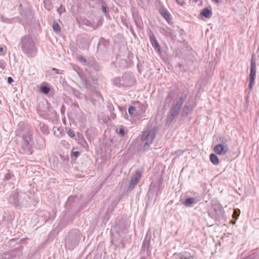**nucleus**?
<instances>
[{
	"mask_svg": "<svg viewBox=\"0 0 259 259\" xmlns=\"http://www.w3.org/2000/svg\"><path fill=\"white\" fill-rule=\"evenodd\" d=\"M160 13L161 15V16L167 20V22H168L169 20H170V15L166 10H161L160 11Z\"/></svg>",
	"mask_w": 259,
	"mask_h": 259,
	"instance_id": "nucleus-23",
	"label": "nucleus"
},
{
	"mask_svg": "<svg viewBox=\"0 0 259 259\" xmlns=\"http://www.w3.org/2000/svg\"><path fill=\"white\" fill-rule=\"evenodd\" d=\"M219 210L220 211V212H222V211H223L224 210H223V209L222 208H220L219 209Z\"/></svg>",
	"mask_w": 259,
	"mask_h": 259,
	"instance_id": "nucleus-54",
	"label": "nucleus"
},
{
	"mask_svg": "<svg viewBox=\"0 0 259 259\" xmlns=\"http://www.w3.org/2000/svg\"><path fill=\"white\" fill-rule=\"evenodd\" d=\"M16 134L17 135H21L23 138L22 146L19 149L20 152L26 156L31 155L32 148L30 142L33 134L31 126L24 122H20L18 125Z\"/></svg>",
	"mask_w": 259,
	"mask_h": 259,
	"instance_id": "nucleus-1",
	"label": "nucleus"
},
{
	"mask_svg": "<svg viewBox=\"0 0 259 259\" xmlns=\"http://www.w3.org/2000/svg\"><path fill=\"white\" fill-rule=\"evenodd\" d=\"M79 155V152L78 151H74L71 153V157H76Z\"/></svg>",
	"mask_w": 259,
	"mask_h": 259,
	"instance_id": "nucleus-41",
	"label": "nucleus"
},
{
	"mask_svg": "<svg viewBox=\"0 0 259 259\" xmlns=\"http://www.w3.org/2000/svg\"><path fill=\"white\" fill-rule=\"evenodd\" d=\"M174 98V93L172 92H169L167 95L165 99V103L168 105L171 102L172 99Z\"/></svg>",
	"mask_w": 259,
	"mask_h": 259,
	"instance_id": "nucleus-24",
	"label": "nucleus"
},
{
	"mask_svg": "<svg viewBox=\"0 0 259 259\" xmlns=\"http://www.w3.org/2000/svg\"><path fill=\"white\" fill-rule=\"evenodd\" d=\"M77 58L79 61L83 63L84 64L87 65H88L89 61H87V59L84 58L82 55L77 56Z\"/></svg>",
	"mask_w": 259,
	"mask_h": 259,
	"instance_id": "nucleus-28",
	"label": "nucleus"
},
{
	"mask_svg": "<svg viewBox=\"0 0 259 259\" xmlns=\"http://www.w3.org/2000/svg\"><path fill=\"white\" fill-rule=\"evenodd\" d=\"M178 155H180L181 154H182L183 152L181 151H177L176 152Z\"/></svg>",
	"mask_w": 259,
	"mask_h": 259,
	"instance_id": "nucleus-51",
	"label": "nucleus"
},
{
	"mask_svg": "<svg viewBox=\"0 0 259 259\" xmlns=\"http://www.w3.org/2000/svg\"><path fill=\"white\" fill-rule=\"evenodd\" d=\"M84 24L88 26H92L91 23L88 20L84 22Z\"/></svg>",
	"mask_w": 259,
	"mask_h": 259,
	"instance_id": "nucleus-46",
	"label": "nucleus"
},
{
	"mask_svg": "<svg viewBox=\"0 0 259 259\" xmlns=\"http://www.w3.org/2000/svg\"><path fill=\"white\" fill-rule=\"evenodd\" d=\"M147 244L148 246H149V241H144L143 242V247H145Z\"/></svg>",
	"mask_w": 259,
	"mask_h": 259,
	"instance_id": "nucleus-44",
	"label": "nucleus"
},
{
	"mask_svg": "<svg viewBox=\"0 0 259 259\" xmlns=\"http://www.w3.org/2000/svg\"><path fill=\"white\" fill-rule=\"evenodd\" d=\"M149 36L151 44L155 50H156L158 54H161V47L156 40L154 33L151 30H150L149 32Z\"/></svg>",
	"mask_w": 259,
	"mask_h": 259,
	"instance_id": "nucleus-10",
	"label": "nucleus"
},
{
	"mask_svg": "<svg viewBox=\"0 0 259 259\" xmlns=\"http://www.w3.org/2000/svg\"><path fill=\"white\" fill-rule=\"evenodd\" d=\"M52 70H55V71H56V70H57V69H56V68H52Z\"/></svg>",
	"mask_w": 259,
	"mask_h": 259,
	"instance_id": "nucleus-57",
	"label": "nucleus"
},
{
	"mask_svg": "<svg viewBox=\"0 0 259 259\" xmlns=\"http://www.w3.org/2000/svg\"><path fill=\"white\" fill-rule=\"evenodd\" d=\"M1 224H2V222H1V221H0V226L1 225Z\"/></svg>",
	"mask_w": 259,
	"mask_h": 259,
	"instance_id": "nucleus-58",
	"label": "nucleus"
},
{
	"mask_svg": "<svg viewBox=\"0 0 259 259\" xmlns=\"http://www.w3.org/2000/svg\"><path fill=\"white\" fill-rule=\"evenodd\" d=\"M122 78L120 77H115L113 79V83L114 85L118 87H123L122 83Z\"/></svg>",
	"mask_w": 259,
	"mask_h": 259,
	"instance_id": "nucleus-21",
	"label": "nucleus"
},
{
	"mask_svg": "<svg viewBox=\"0 0 259 259\" xmlns=\"http://www.w3.org/2000/svg\"><path fill=\"white\" fill-rule=\"evenodd\" d=\"M19 196V194L18 193H15L12 196H11L10 197V201L11 202L15 203L16 205L24 204V201L21 200V196Z\"/></svg>",
	"mask_w": 259,
	"mask_h": 259,
	"instance_id": "nucleus-13",
	"label": "nucleus"
},
{
	"mask_svg": "<svg viewBox=\"0 0 259 259\" xmlns=\"http://www.w3.org/2000/svg\"><path fill=\"white\" fill-rule=\"evenodd\" d=\"M177 3L180 5H182L184 0H176Z\"/></svg>",
	"mask_w": 259,
	"mask_h": 259,
	"instance_id": "nucleus-45",
	"label": "nucleus"
},
{
	"mask_svg": "<svg viewBox=\"0 0 259 259\" xmlns=\"http://www.w3.org/2000/svg\"><path fill=\"white\" fill-rule=\"evenodd\" d=\"M155 136L156 133L154 129L143 132L140 137V141L142 142L141 150L142 151L149 149V146L153 143Z\"/></svg>",
	"mask_w": 259,
	"mask_h": 259,
	"instance_id": "nucleus-4",
	"label": "nucleus"
},
{
	"mask_svg": "<svg viewBox=\"0 0 259 259\" xmlns=\"http://www.w3.org/2000/svg\"><path fill=\"white\" fill-rule=\"evenodd\" d=\"M219 141L221 142L220 144L227 145V140L224 137H220L219 138Z\"/></svg>",
	"mask_w": 259,
	"mask_h": 259,
	"instance_id": "nucleus-33",
	"label": "nucleus"
},
{
	"mask_svg": "<svg viewBox=\"0 0 259 259\" xmlns=\"http://www.w3.org/2000/svg\"><path fill=\"white\" fill-rule=\"evenodd\" d=\"M141 176L142 172L139 170H137L131 179L130 184L127 189V191H131L134 189L141 179Z\"/></svg>",
	"mask_w": 259,
	"mask_h": 259,
	"instance_id": "nucleus-7",
	"label": "nucleus"
},
{
	"mask_svg": "<svg viewBox=\"0 0 259 259\" xmlns=\"http://www.w3.org/2000/svg\"><path fill=\"white\" fill-rule=\"evenodd\" d=\"M78 45H79V47L81 48L82 49H86L88 48L89 46V41H87L85 43H84L82 45H81V44L79 45L78 43Z\"/></svg>",
	"mask_w": 259,
	"mask_h": 259,
	"instance_id": "nucleus-35",
	"label": "nucleus"
},
{
	"mask_svg": "<svg viewBox=\"0 0 259 259\" xmlns=\"http://www.w3.org/2000/svg\"><path fill=\"white\" fill-rule=\"evenodd\" d=\"M73 199V197H69L68 199L67 203L68 204L71 201V200Z\"/></svg>",
	"mask_w": 259,
	"mask_h": 259,
	"instance_id": "nucleus-52",
	"label": "nucleus"
},
{
	"mask_svg": "<svg viewBox=\"0 0 259 259\" xmlns=\"http://www.w3.org/2000/svg\"><path fill=\"white\" fill-rule=\"evenodd\" d=\"M11 187L13 188L14 187V184L12 183L11 185Z\"/></svg>",
	"mask_w": 259,
	"mask_h": 259,
	"instance_id": "nucleus-55",
	"label": "nucleus"
},
{
	"mask_svg": "<svg viewBox=\"0 0 259 259\" xmlns=\"http://www.w3.org/2000/svg\"><path fill=\"white\" fill-rule=\"evenodd\" d=\"M4 51V48L2 47H0V55H2V53Z\"/></svg>",
	"mask_w": 259,
	"mask_h": 259,
	"instance_id": "nucleus-50",
	"label": "nucleus"
},
{
	"mask_svg": "<svg viewBox=\"0 0 259 259\" xmlns=\"http://www.w3.org/2000/svg\"><path fill=\"white\" fill-rule=\"evenodd\" d=\"M195 200V198L189 197L185 199V201L183 202V204L186 206H191L192 204L196 203Z\"/></svg>",
	"mask_w": 259,
	"mask_h": 259,
	"instance_id": "nucleus-18",
	"label": "nucleus"
},
{
	"mask_svg": "<svg viewBox=\"0 0 259 259\" xmlns=\"http://www.w3.org/2000/svg\"><path fill=\"white\" fill-rule=\"evenodd\" d=\"M14 179V176L11 172H8L5 175L4 180L5 181L9 180H13Z\"/></svg>",
	"mask_w": 259,
	"mask_h": 259,
	"instance_id": "nucleus-27",
	"label": "nucleus"
},
{
	"mask_svg": "<svg viewBox=\"0 0 259 259\" xmlns=\"http://www.w3.org/2000/svg\"><path fill=\"white\" fill-rule=\"evenodd\" d=\"M214 152L219 155H225L229 151V148L227 145L218 144L213 149Z\"/></svg>",
	"mask_w": 259,
	"mask_h": 259,
	"instance_id": "nucleus-11",
	"label": "nucleus"
},
{
	"mask_svg": "<svg viewBox=\"0 0 259 259\" xmlns=\"http://www.w3.org/2000/svg\"><path fill=\"white\" fill-rule=\"evenodd\" d=\"M19 46L22 52L27 57L32 58L36 55L37 49L35 40L29 35L23 36L20 41Z\"/></svg>",
	"mask_w": 259,
	"mask_h": 259,
	"instance_id": "nucleus-2",
	"label": "nucleus"
},
{
	"mask_svg": "<svg viewBox=\"0 0 259 259\" xmlns=\"http://www.w3.org/2000/svg\"><path fill=\"white\" fill-rule=\"evenodd\" d=\"M65 9L62 6V5H61L60 7L57 9V12L59 13L60 15H61L62 13L65 12Z\"/></svg>",
	"mask_w": 259,
	"mask_h": 259,
	"instance_id": "nucleus-37",
	"label": "nucleus"
},
{
	"mask_svg": "<svg viewBox=\"0 0 259 259\" xmlns=\"http://www.w3.org/2000/svg\"><path fill=\"white\" fill-rule=\"evenodd\" d=\"M38 127L42 133L45 134H48L49 133L48 127L47 125L44 123H40L38 125Z\"/></svg>",
	"mask_w": 259,
	"mask_h": 259,
	"instance_id": "nucleus-20",
	"label": "nucleus"
},
{
	"mask_svg": "<svg viewBox=\"0 0 259 259\" xmlns=\"http://www.w3.org/2000/svg\"><path fill=\"white\" fill-rule=\"evenodd\" d=\"M40 90L41 93L46 95L50 92V88L47 85H42L40 87Z\"/></svg>",
	"mask_w": 259,
	"mask_h": 259,
	"instance_id": "nucleus-26",
	"label": "nucleus"
},
{
	"mask_svg": "<svg viewBox=\"0 0 259 259\" xmlns=\"http://www.w3.org/2000/svg\"><path fill=\"white\" fill-rule=\"evenodd\" d=\"M128 112L129 114L132 117H135L137 114V111L136 108L131 105H130L128 108Z\"/></svg>",
	"mask_w": 259,
	"mask_h": 259,
	"instance_id": "nucleus-22",
	"label": "nucleus"
},
{
	"mask_svg": "<svg viewBox=\"0 0 259 259\" xmlns=\"http://www.w3.org/2000/svg\"><path fill=\"white\" fill-rule=\"evenodd\" d=\"M119 67L122 68H125L127 67V62L125 60H121L120 62Z\"/></svg>",
	"mask_w": 259,
	"mask_h": 259,
	"instance_id": "nucleus-30",
	"label": "nucleus"
},
{
	"mask_svg": "<svg viewBox=\"0 0 259 259\" xmlns=\"http://www.w3.org/2000/svg\"><path fill=\"white\" fill-rule=\"evenodd\" d=\"M187 97V94H183L176 102L171 106L166 119V124H170L178 115L182 106L185 102Z\"/></svg>",
	"mask_w": 259,
	"mask_h": 259,
	"instance_id": "nucleus-3",
	"label": "nucleus"
},
{
	"mask_svg": "<svg viewBox=\"0 0 259 259\" xmlns=\"http://www.w3.org/2000/svg\"><path fill=\"white\" fill-rule=\"evenodd\" d=\"M209 215L212 218H215L216 217L213 215L212 212L210 211L208 212Z\"/></svg>",
	"mask_w": 259,
	"mask_h": 259,
	"instance_id": "nucleus-47",
	"label": "nucleus"
},
{
	"mask_svg": "<svg viewBox=\"0 0 259 259\" xmlns=\"http://www.w3.org/2000/svg\"><path fill=\"white\" fill-rule=\"evenodd\" d=\"M254 253V256L251 257V259H259V250H255Z\"/></svg>",
	"mask_w": 259,
	"mask_h": 259,
	"instance_id": "nucleus-40",
	"label": "nucleus"
},
{
	"mask_svg": "<svg viewBox=\"0 0 259 259\" xmlns=\"http://www.w3.org/2000/svg\"><path fill=\"white\" fill-rule=\"evenodd\" d=\"M111 117L112 118H115L116 117V115L114 113L111 112Z\"/></svg>",
	"mask_w": 259,
	"mask_h": 259,
	"instance_id": "nucleus-49",
	"label": "nucleus"
},
{
	"mask_svg": "<svg viewBox=\"0 0 259 259\" xmlns=\"http://www.w3.org/2000/svg\"><path fill=\"white\" fill-rule=\"evenodd\" d=\"M6 67V62L3 60H0V72H2Z\"/></svg>",
	"mask_w": 259,
	"mask_h": 259,
	"instance_id": "nucleus-32",
	"label": "nucleus"
},
{
	"mask_svg": "<svg viewBox=\"0 0 259 259\" xmlns=\"http://www.w3.org/2000/svg\"><path fill=\"white\" fill-rule=\"evenodd\" d=\"M108 108L110 110L114 109V107L112 104L108 105Z\"/></svg>",
	"mask_w": 259,
	"mask_h": 259,
	"instance_id": "nucleus-48",
	"label": "nucleus"
},
{
	"mask_svg": "<svg viewBox=\"0 0 259 259\" xmlns=\"http://www.w3.org/2000/svg\"><path fill=\"white\" fill-rule=\"evenodd\" d=\"M101 9H102V12H104L105 14H108V8L105 4H103L102 5Z\"/></svg>",
	"mask_w": 259,
	"mask_h": 259,
	"instance_id": "nucleus-36",
	"label": "nucleus"
},
{
	"mask_svg": "<svg viewBox=\"0 0 259 259\" xmlns=\"http://www.w3.org/2000/svg\"><path fill=\"white\" fill-rule=\"evenodd\" d=\"M13 81H14V80L12 78V77H8V82L10 84V83H12Z\"/></svg>",
	"mask_w": 259,
	"mask_h": 259,
	"instance_id": "nucleus-43",
	"label": "nucleus"
},
{
	"mask_svg": "<svg viewBox=\"0 0 259 259\" xmlns=\"http://www.w3.org/2000/svg\"><path fill=\"white\" fill-rule=\"evenodd\" d=\"M3 257L4 259H12V257L10 255V253L9 252H4L3 254Z\"/></svg>",
	"mask_w": 259,
	"mask_h": 259,
	"instance_id": "nucleus-34",
	"label": "nucleus"
},
{
	"mask_svg": "<svg viewBox=\"0 0 259 259\" xmlns=\"http://www.w3.org/2000/svg\"><path fill=\"white\" fill-rule=\"evenodd\" d=\"M189 112V105L185 104L182 112V117H186Z\"/></svg>",
	"mask_w": 259,
	"mask_h": 259,
	"instance_id": "nucleus-25",
	"label": "nucleus"
},
{
	"mask_svg": "<svg viewBox=\"0 0 259 259\" xmlns=\"http://www.w3.org/2000/svg\"><path fill=\"white\" fill-rule=\"evenodd\" d=\"M125 238L121 237L119 234H115L113 235L111 239V243L117 247L123 248L125 246Z\"/></svg>",
	"mask_w": 259,
	"mask_h": 259,
	"instance_id": "nucleus-9",
	"label": "nucleus"
},
{
	"mask_svg": "<svg viewBox=\"0 0 259 259\" xmlns=\"http://www.w3.org/2000/svg\"><path fill=\"white\" fill-rule=\"evenodd\" d=\"M46 7V8L48 10H51V6L50 5L49 6V7H47V6H45Z\"/></svg>",
	"mask_w": 259,
	"mask_h": 259,
	"instance_id": "nucleus-53",
	"label": "nucleus"
},
{
	"mask_svg": "<svg viewBox=\"0 0 259 259\" xmlns=\"http://www.w3.org/2000/svg\"><path fill=\"white\" fill-rule=\"evenodd\" d=\"M200 15L206 18H210L212 15L210 8H204L200 12Z\"/></svg>",
	"mask_w": 259,
	"mask_h": 259,
	"instance_id": "nucleus-14",
	"label": "nucleus"
},
{
	"mask_svg": "<svg viewBox=\"0 0 259 259\" xmlns=\"http://www.w3.org/2000/svg\"><path fill=\"white\" fill-rule=\"evenodd\" d=\"M125 132L123 126H121L119 128L118 131V135L121 137H124L125 135Z\"/></svg>",
	"mask_w": 259,
	"mask_h": 259,
	"instance_id": "nucleus-31",
	"label": "nucleus"
},
{
	"mask_svg": "<svg viewBox=\"0 0 259 259\" xmlns=\"http://www.w3.org/2000/svg\"><path fill=\"white\" fill-rule=\"evenodd\" d=\"M89 66L92 67L96 71H99L101 69V66L99 63L95 60H92L89 61L88 63Z\"/></svg>",
	"mask_w": 259,
	"mask_h": 259,
	"instance_id": "nucleus-16",
	"label": "nucleus"
},
{
	"mask_svg": "<svg viewBox=\"0 0 259 259\" xmlns=\"http://www.w3.org/2000/svg\"><path fill=\"white\" fill-rule=\"evenodd\" d=\"M214 2L215 3H218L219 2V0H213Z\"/></svg>",
	"mask_w": 259,
	"mask_h": 259,
	"instance_id": "nucleus-56",
	"label": "nucleus"
},
{
	"mask_svg": "<svg viewBox=\"0 0 259 259\" xmlns=\"http://www.w3.org/2000/svg\"><path fill=\"white\" fill-rule=\"evenodd\" d=\"M22 249V247L21 246H19L18 247L15 248L13 250L9 251L12 259H14L15 257H16L17 255H18L21 251Z\"/></svg>",
	"mask_w": 259,
	"mask_h": 259,
	"instance_id": "nucleus-17",
	"label": "nucleus"
},
{
	"mask_svg": "<svg viewBox=\"0 0 259 259\" xmlns=\"http://www.w3.org/2000/svg\"><path fill=\"white\" fill-rule=\"evenodd\" d=\"M68 135L72 138H74L75 137V135L73 131L71 129H69L67 132Z\"/></svg>",
	"mask_w": 259,
	"mask_h": 259,
	"instance_id": "nucleus-38",
	"label": "nucleus"
},
{
	"mask_svg": "<svg viewBox=\"0 0 259 259\" xmlns=\"http://www.w3.org/2000/svg\"><path fill=\"white\" fill-rule=\"evenodd\" d=\"M133 17L137 27L140 29H141L143 26V23L139 15L137 14H133Z\"/></svg>",
	"mask_w": 259,
	"mask_h": 259,
	"instance_id": "nucleus-15",
	"label": "nucleus"
},
{
	"mask_svg": "<svg viewBox=\"0 0 259 259\" xmlns=\"http://www.w3.org/2000/svg\"><path fill=\"white\" fill-rule=\"evenodd\" d=\"M240 213V210L238 209H235L234 211V215L238 216Z\"/></svg>",
	"mask_w": 259,
	"mask_h": 259,
	"instance_id": "nucleus-42",
	"label": "nucleus"
},
{
	"mask_svg": "<svg viewBox=\"0 0 259 259\" xmlns=\"http://www.w3.org/2000/svg\"><path fill=\"white\" fill-rule=\"evenodd\" d=\"M128 232L127 228L124 225H118L116 226V234H119L122 237H126Z\"/></svg>",
	"mask_w": 259,
	"mask_h": 259,
	"instance_id": "nucleus-12",
	"label": "nucleus"
},
{
	"mask_svg": "<svg viewBox=\"0 0 259 259\" xmlns=\"http://www.w3.org/2000/svg\"><path fill=\"white\" fill-rule=\"evenodd\" d=\"M191 256H186L183 253H180V259H191Z\"/></svg>",
	"mask_w": 259,
	"mask_h": 259,
	"instance_id": "nucleus-39",
	"label": "nucleus"
},
{
	"mask_svg": "<svg viewBox=\"0 0 259 259\" xmlns=\"http://www.w3.org/2000/svg\"><path fill=\"white\" fill-rule=\"evenodd\" d=\"M121 78L123 87H130L135 83V79L131 72L124 73Z\"/></svg>",
	"mask_w": 259,
	"mask_h": 259,
	"instance_id": "nucleus-8",
	"label": "nucleus"
},
{
	"mask_svg": "<svg viewBox=\"0 0 259 259\" xmlns=\"http://www.w3.org/2000/svg\"><path fill=\"white\" fill-rule=\"evenodd\" d=\"M53 27L54 30L56 32H59L61 30L60 27L57 23H54Z\"/></svg>",
	"mask_w": 259,
	"mask_h": 259,
	"instance_id": "nucleus-29",
	"label": "nucleus"
},
{
	"mask_svg": "<svg viewBox=\"0 0 259 259\" xmlns=\"http://www.w3.org/2000/svg\"><path fill=\"white\" fill-rule=\"evenodd\" d=\"M80 239V235L78 231L71 232L66 239V247L70 250H73L78 244Z\"/></svg>",
	"mask_w": 259,
	"mask_h": 259,
	"instance_id": "nucleus-5",
	"label": "nucleus"
},
{
	"mask_svg": "<svg viewBox=\"0 0 259 259\" xmlns=\"http://www.w3.org/2000/svg\"><path fill=\"white\" fill-rule=\"evenodd\" d=\"M210 160L211 163L214 165H218L219 164V159L218 157L213 153L210 155Z\"/></svg>",
	"mask_w": 259,
	"mask_h": 259,
	"instance_id": "nucleus-19",
	"label": "nucleus"
},
{
	"mask_svg": "<svg viewBox=\"0 0 259 259\" xmlns=\"http://www.w3.org/2000/svg\"><path fill=\"white\" fill-rule=\"evenodd\" d=\"M255 56V55L254 54H252L251 55L249 73V82L248 84V88L249 90H251L253 88L256 76V61Z\"/></svg>",
	"mask_w": 259,
	"mask_h": 259,
	"instance_id": "nucleus-6",
	"label": "nucleus"
}]
</instances>
